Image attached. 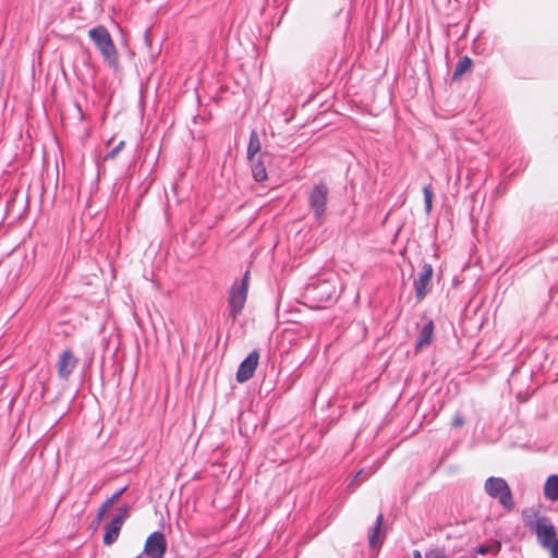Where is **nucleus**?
Instances as JSON below:
<instances>
[{
    "mask_svg": "<svg viewBox=\"0 0 558 558\" xmlns=\"http://www.w3.org/2000/svg\"><path fill=\"white\" fill-rule=\"evenodd\" d=\"M526 527L535 533L539 545L550 551V556L558 554V537L550 519L535 509H526L522 513Z\"/></svg>",
    "mask_w": 558,
    "mask_h": 558,
    "instance_id": "f257e3e1",
    "label": "nucleus"
},
{
    "mask_svg": "<svg viewBox=\"0 0 558 558\" xmlns=\"http://www.w3.org/2000/svg\"><path fill=\"white\" fill-rule=\"evenodd\" d=\"M88 36L110 66L119 64L118 51L108 29L98 25L88 31Z\"/></svg>",
    "mask_w": 558,
    "mask_h": 558,
    "instance_id": "f03ea898",
    "label": "nucleus"
},
{
    "mask_svg": "<svg viewBox=\"0 0 558 558\" xmlns=\"http://www.w3.org/2000/svg\"><path fill=\"white\" fill-rule=\"evenodd\" d=\"M250 271L246 270L240 281L232 283L228 295L229 316L235 320L242 313L248 293Z\"/></svg>",
    "mask_w": 558,
    "mask_h": 558,
    "instance_id": "7ed1b4c3",
    "label": "nucleus"
},
{
    "mask_svg": "<svg viewBox=\"0 0 558 558\" xmlns=\"http://www.w3.org/2000/svg\"><path fill=\"white\" fill-rule=\"evenodd\" d=\"M484 489L489 497L498 499L499 504L506 510H512L514 508L513 496L505 478L496 476L488 477L485 481Z\"/></svg>",
    "mask_w": 558,
    "mask_h": 558,
    "instance_id": "20e7f679",
    "label": "nucleus"
},
{
    "mask_svg": "<svg viewBox=\"0 0 558 558\" xmlns=\"http://www.w3.org/2000/svg\"><path fill=\"white\" fill-rule=\"evenodd\" d=\"M329 190L326 184H315L308 194V206L313 210L314 219L318 225L325 220V211L328 202Z\"/></svg>",
    "mask_w": 558,
    "mask_h": 558,
    "instance_id": "39448f33",
    "label": "nucleus"
},
{
    "mask_svg": "<svg viewBox=\"0 0 558 558\" xmlns=\"http://www.w3.org/2000/svg\"><path fill=\"white\" fill-rule=\"evenodd\" d=\"M306 295L318 303L331 302L336 296V284L330 280H317L307 284Z\"/></svg>",
    "mask_w": 558,
    "mask_h": 558,
    "instance_id": "423d86ee",
    "label": "nucleus"
},
{
    "mask_svg": "<svg viewBox=\"0 0 558 558\" xmlns=\"http://www.w3.org/2000/svg\"><path fill=\"white\" fill-rule=\"evenodd\" d=\"M129 517V507L123 506L119 509L112 520L105 525L104 543L112 545L119 537L120 530Z\"/></svg>",
    "mask_w": 558,
    "mask_h": 558,
    "instance_id": "0eeeda50",
    "label": "nucleus"
},
{
    "mask_svg": "<svg viewBox=\"0 0 558 558\" xmlns=\"http://www.w3.org/2000/svg\"><path fill=\"white\" fill-rule=\"evenodd\" d=\"M166 549L167 542L165 535L161 532L156 531L147 537L144 554L147 558H163Z\"/></svg>",
    "mask_w": 558,
    "mask_h": 558,
    "instance_id": "6e6552de",
    "label": "nucleus"
},
{
    "mask_svg": "<svg viewBox=\"0 0 558 558\" xmlns=\"http://www.w3.org/2000/svg\"><path fill=\"white\" fill-rule=\"evenodd\" d=\"M258 360L259 353L257 350H254L242 361L235 376L239 383L247 381L253 377L258 365Z\"/></svg>",
    "mask_w": 558,
    "mask_h": 558,
    "instance_id": "1a4fd4ad",
    "label": "nucleus"
},
{
    "mask_svg": "<svg viewBox=\"0 0 558 558\" xmlns=\"http://www.w3.org/2000/svg\"><path fill=\"white\" fill-rule=\"evenodd\" d=\"M433 278V267L429 264H424L418 276L414 279V290L417 301L425 298L428 292V287Z\"/></svg>",
    "mask_w": 558,
    "mask_h": 558,
    "instance_id": "9d476101",
    "label": "nucleus"
},
{
    "mask_svg": "<svg viewBox=\"0 0 558 558\" xmlns=\"http://www.w3.org/2000/svg\"><path fill=\"white\" fill-rule=\"evenodd\" d=\"M77 357L71 350H64L59 356L57 362L58 376L61 379L68 380L77 365Z\"/></svg>",
    "mask_w": 558,
    "mask_h": 558,
    "instance_id": "9b49d317",
    "label": "nucleus"
},
{
    "mask_svg": "<svg viewBox=\"0 0 558 558\" xmlns=\"http://www.w3.org/2000/svg\"><path fill=\"white\" fill-rule=\"evenodd\" d=\"M269 157L266 154H262L257 159L253 158L251 161L252 174L255 181L263 182L267 179V171L265 167V159Z\"/></svg>",
    "mask_w": 558,
    "mask_h": 558,
    "instance_id": "f8f14e48",
    "label": "nucleus"
},
{
    "mask_svg": "<svg viewBox=\"0 0 558 558\" xmlns=\"http://www.w3.org/2000/svg\"><path fill=\"white\" fill-rule=\"evenodd\" d=\"M434 336V323L428 320L420 330L418 338L415 343L416 350H421L430 344Z\"/></svg>",
    "mask_w": 558,
    "mask_h": 558,
    "instance_id": "ddd939ff",
    "label": "nucleus"
},
{
    "mask_svg": "<svg viewBox=\"0 0 558 558\" xmlns=\"http://www.w3.org/2000/svg\"><path fill=\"white\" fill-rule=\"evenodd\" d=\"M544 496L546 499L556 501L558 500V475H550L544 485Z\"/></svg>",
    "mask_w": 558,
    "mask_h": 558,
    "instance_id": "4468645a",
    "label": "nucleus"
},
{
    "mask_svg": "<svg viewBox=\"0 0 558 558\" xmlns=\"http://www.w3.org/2000/svg\"><path fill=\"white\" fill-rule=\"evenodd\" d=\"M383 522H384V515H383V513H379L375 520L374 525L371 527V530L368 532L369 546L373 548H375L376 546H378L380 544L378 541V535L380 533Z\"/></svg>",
    "mask_w": 558,
    "mask_h": 558,
    "instance_id": "2eb2a0df",
    "label": "nucleus"
},
{
    "mask_svg": "<svg viewBox=\"0 0 558 558\" xmlns=\"http://www.w3.org/2000/svg\"><path fill=\"white\" fill-rule=\"evenodd\" d=\"M128 489L126 486L122 487L121 489H119L118 492H116L109 499H107L101 506L100 508L98 509V513H97V523H99L105 513L107 512L108 508L117 500L119 499L124 493L125 490Z\"/></svg>",
    "mask_w": 558,
    "mask_h": 558,
    "instance_id": "dca6fc26",
    "label": "nucleus"
},
{
    "mask_svg": "<svg viewBox=\"0 0 558 558\" xmlns=\"http://www.w3.org/2000/svg\"><path fill=\"white\" fill-rule=\"evenodd\" d=\"M260 150V142L256 131H252L250 134V141L247 145V158L253 160L255 155Z\"/></svg>",
    "mask_w": 558,
    "mask_h": 558,
    "instance_id": "f3484780",
    "label": "nucleus"
},
{
    "mask_svg": "<svg viewBox=\"0 0 558 558\" xmlns=\"http://www.w3.org/2000/svg\"><path fill=\"white\" fill-rule=\"evenodd\" d=\"M500 548H501V544L499 542L495 541L489 544L478 545L475 548V553L477 555H488V554L497 555L500 551Z\"/></svg>",
    "mask_w": 558,
    "mask_h": 558,
    "instance_id": "a211bd4d",
    "label": "nucleus"
},
{
    "mask_svg": "<svg viewBox=\"0 0 558 558\" xmlns=\"http://www.w3.org/2000/svg\"><path fill=\"white\" fill-rule=\"evenodd\" d=\"M472 66V60L469 57L461 58L458 63L456 64L454 71H453V78H457L461 76L463 73L469 71Z\"/></svg>",
    "mask_w": 558,
    "mask_h": 558,
    "instance_id": "6ab92c4d",
    "label": "nucleus"
},
{
    "mask_svg": "<svg viewBox=\"0 0 558 558\" xmlns=\"http://www.w3.org/2000/svg\"><path fill=\"white\" fill-rule=\"evenodd\" d=\"M413 558H447L445 550L441 548H433L423 556L418 549L413 550Z\"/></svg>",
    "mask_w": 558,
    "mask_h": 558,
    "instance_id": "aec40b11",
    "label": "nucleus"
},
{
    "mask_svg": "<svg viewBox=\"0 0 558 558\" xmlns=\"http://www.w3.org/2000/svg\"><path fill=\"white\" fill-rule=\"evenodd\" d=\"M423 194H424V205H425V211L428 214L432 210V202H433V191L429 186L425 185L423 187Z\"/></svg>",
    "mask_w": 558,
    "mask_h": 558,
    "instance_id": "412c9836",
    "label": "nucleus"
},
{
    "mask_svg": "<svg viewBox=\"0 0 558 558\" xmlns=\"http://www.w3.org/2000/svg\"><path fill=\"white\" fill-rule=\"evenodd\" d=\"M124 145V141L119 142L118 145L106 155V159L116 158L117 155L123 149Z\"/></svg>",
    "mask_w": 558,
    "mask_h": 558,
    "instance_id": "4be33fe9",
    "label": "nucleus"
},
{
    "mask_svg": "<svg viewBox=\"0 0 558 558\" xmlns=\"http://www.w3.org/2000/svg\"><path fill=\"white\" fill-rule=\"evenodd\" d=\"M464 423V420L461 415H456L453 421H452V425L456 426V427H459V426H462Z\"/></svg>",
    "mask_w": 558,
    "mask_h": 558,
    "instance_id": "5701e85b",
    "label": "nucleus"
},
{
    "mask_svg": "<svg viewBox=\"0 0 558 558\" xmlns=\"http://www.w3.org/2000/svg\"><path fill=\"white\" fill-rule=\"evenodd\" d=\"M363 473H364V470L359 471V472L355 474L354 478L352 480V483H353V482H355V481H357V480L363 475Z\"/></svg>",
    "mask_w": 558,
    "mask_h": 558,
    "instance_id": "b1692460",
    "label": "nucleus"
},
{
    "mask_svg": "<svg viewBox=\"0 0 558 558\" xmlns=\"http://www.w3.org/2000/svg\"><path fill=\"white\" fill-rule=\"evenodd\" d=\"M367 476H369V473H368L366 476L362 477V480H361V481H365V478H366Z\"/></svg>",
    "mask_w": 558,
    "mask_h": 558,
    "instance_id": "393cba45",
    "label": "nucleus"
},
{
    "mask_svg": "<svg viewBox=\"0 0 558 558\" xmlns=\"http://www.w3.org/2000/svg\"><path fill=\"white\" fill-rule=\"evenodd\" d=\"M551 558H558V553H557V556H556V557H555V556H551Z\"/></svg>",
    "mask_w": 558,
    "mask_h": 558,
    "instance_id": "a878e982",
    "label": "nucleus"
}]
</instances>
